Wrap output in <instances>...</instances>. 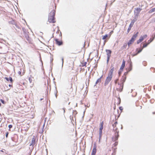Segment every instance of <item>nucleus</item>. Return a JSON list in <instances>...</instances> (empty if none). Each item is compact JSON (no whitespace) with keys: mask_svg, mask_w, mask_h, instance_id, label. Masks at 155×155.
Returning <instances> with one entry per match:
<instances>
[{"mask_svg":"<svg viewBox=\"0 0 155 155\" xmlns=\"http://www.w3.org/2000/svg\"><path fill=\"white\" fill-rule=\"evenodd\" d=\"M52 8H54L53 6L51 7V9H52ZM55 9L56 8H55L54 9H53L52 10L49 15L48 21L50 23H54L56 22L55 18L54 17L55 14Z\"/></svg>","mask_w":155,"mask_h":155,"instance_id":"1","label":"nucleus"},{"mask_svg":"<svg viewBox=\"0 0 155 155\" xmlns=\"http://www.w3.org/2000/svg\"><path fill=\"white\" fill-rule=\"evenodd\" d=\"M100 125V127L99 130V140H100L101 139L102 135V130L103 128L104 125V122L103 121L101 123Z\"/></svg>","mask_w":155,"mask_h":155,"instance_id":"2","label":"nucleus"},{"mask_svg":"<svg viewBox=\"0 0 155 155\" xmlns=\"http://www.w3.org/2000/svg\"><path fill=\"white\" fill-rule=\"evenodd\" d=\"M112 77V75H110L108 74V76L107 77L104 83V84L105 85H107L109 82L111 80Z\"/></svg>","mask_w":155,"mask_h":155,"instance_id":"3","label":"nucleus"},{"mask_svg":"<svg viewBox=\"0 0 155 155\" xmlns=\"http://www.w3.org/2000/svg\"><path fill=\"white\" fill-rule=\"evenodd\" d=\"M123 84L122 83H118L117 88V91H121L123 89Z\"/></svg>","mask_w":155,"mask_h":155,"instance_id":"4","label":"nucleus"},{"mask_svg":"<svg viewBox=\"0 0 155 155\" xmlns=\"http://www.w3.org/2000/svg\"><path fill=\"white\" fill-rule=\"evenodd\" d=\"M147 37V35H145L143 36H141L140 39L137 41V44H138L141 42L145 38Z\"/></svg>","mask_w":155,"mask_h":155,"instance_id":"5","label":"nucleus"},{"mask_svg":"<svg viewBox=\"0 0 155 155\" xmlns=\"http://www.w3.org/2000/svg\"><path fill=\"white\" fill-rule=\"evenodd\" d=\"M106 51L107 55V61L108 62L111 56V51L110 50H106Z\"/></svg>","mask_w":155,"mask_h":155,"instance_id":"6","label":"nucleus"},{"mask_svg":"<svg viewBox=\"0 0 155 155\" xmlns=\"http://www.w3.org/2000/svg\"><path fill=\"white\" fill-rule=\"evenodd\" d=\"M72 85L73 84L71 82L69 84L68 86L70 87V88H69L68 91V92L69 93V94H71L73 91V88Z\"/></svg>","mask_w":155,"mask_h":155,"instance_id":"7","label":"nucleus"},{"mask_svg":"<svg viewBox=\"0 0 155 155\" xmlns=\"http://www.w3.org/2000/svg\"><path fill=\"white\" fill-rule=\"evenodd\" d=\"M97 152V146L96 144H94V148L92 150L91 155H96Z\"/></svg>","mask_w":155,"mask_h":155,"instance_id":"8","label":"nucleus"},{"mask_svg":"<svg viewBox=\"0 0 155 155\" xmlns=\"http://www.w3.org/2000/svg\"><path fill=\"white\" fill-rule=\"evenodd\" d=\"M114 66L112 65L111 67L110 68V69L109 71L108 75H112V76H113V74L114 73Z\"/></svg>","mask_w":155,"mask_h":155,"instance_id":"9","label":"nucleus"},{"mask_svg":"<svg viewBox=\"0 0 155 155\" xmlns=\"http://www.w3.org/2000/svg\"><path fill=\"white\" fill-rule=\"evenodd\" d=\"M25 73V70L23 68H21L18 72V74L20 76L23 75Z\"/></svg>","mask_w":155,"mask_h":155,"instance_id":"10","label":"nucleus"},{"mask_svg":"<svg viewBox=\"0 0 155 155\" xmlns=\"http://www.w3.org/2000/svg\"><path fill=\"white\" fill-rule=\"evenodd\" d=\"M135 9L134 13L136 14L137 16L139 15L140 11L142 10V9L140 8H135Z\"/></svg>","mask_w":155,"mask_h":155,"instance_id":"11","label":"nucleus"},{"mask_svg":"<svg viewBox=\"0 0 155 155\" xmlns=\"http://www.w3.org/2000/svg\"><path fill=\"white\" fill-rule=\"evenodd\" d=\"M140 103L138 101H137L136 103V106L137 107V109L140 110L142 108V106L141 105H140Z\"/></svg>","mask_w":155,"mask_h":155,"instance_id":"12","label":"nucleus"},{"mask_svg":"<svg viewBox=\"0 0 155 155\" xmlns=\"http://www.w3.org/2000/svg\"><path fill=\"white\" fill-rule=\"evenodd\" d=\"M54 40L57 45L60 46L63 44V42L61 40L59 41L57 39H55Z\"/></svg>","mask_w":155,"mask_h":155,"instance_id":"13","label":"nucleus"},{"mask_svg":"<svg viewBox=\"0 0 155 155\" xmlns=\"http://www.w3.org/2000/svg\"><path fill=\"white\" fill-rule=\"evenodd\" d=\"M125 64V61L124 60H123L122 64L120 67V70L122 71L124 68Z\"/></svg>","mask_w":155,"mask_h":155,"instance_id":"14","label":"nucleus"},{"mask_svg":"<svg viewBox=\"0 0 155 155\" xmlns=\"http://www.w3.org/2000/svg\"><path fill=\"white\" fill-rule=\"evenodd\" d=\"M138 32H137L134 35H133V36H132L131 39H132V40H133L134 41V40H135L136 38L137 37V36H138Z\"/></svg>","mask_w":155,"mask_h":155,"instance_id":"15","label":"nucleus"},{"mask_svg":"<svg viewBox=\"0 0 155 155\" xmlns=\"http://www.w3.org/2000/svg\"><path fill=\"white\" fill-rule=\"evenodd\" d=\"M74 68V64H69V65H68V69L69 70H71L73 69Z\"/></svg>","mask_w":155,"mask_h":155,"instance_id":"16","label":"nucleus"},{"mask_svg":"<svg viewBox=\"0 0 155 155\" xmlns=\"http://www.w3.org/2000/svg\"><path fill=\"white\" fill-rule=\"evenodd\" d=\"M119 137V132H117L115 134V137L114 138V141L116 140Z\"/></svg>","mask_w":155,"mask_h":155,"instance_id":"17","label":"nucleus"},{"mask_svg":"<svg viewBox=\"0 0 155 155\" xmlns=\"http://www.w3.org/2000/svg\"><path fill=\"white\" fill-rule=\"evenodd\" d=\"M103 75H102L98 79L95 83V85H97L98 83H101V78H102Z\"/></svg>","mask_w":155,"mask_h":155,"instance_id":"18","label":"nucleus"},{"mask_svg":"<svg viewBox=\"0 0 155 155\" xmlns=\"http://www.w3.org/2000/svg\"><path fill=\"white\" fill-rule=\"evenodd\" d=\"M35 139L34 137H33L32 139V141L31 144L30 145V146H33L35 145Z\"/></svg>","mask_w":155,"mask_h":155,"instance_id":"19","label":"nucleus"},{"mask_svg":"<svg viewBox=\"0 0 155 155\" xmlns=\"http://www.w3.org/2000/svg\"><path fill=\"white\" fill-rule=\"evenodd\" d=\"M126 79V76H123L122 78L121 79L120 83H123H123L125 81Z\"/></svg>","mask_w":155,"mask_h":155,"instance_id":"20","label":"nucleus"},{"mask_svg":"<svg viewBox=\"0 0 155 155\" xmlns=\"http://www.w3.org/2000/svg\"><path fill=\"white\" fill-rule=\"evenodd\" d=\"M34 79V77L31 76V75L30 76V77L29 78L28 80L30 83H31L33 81V80Z\"/></svg>","mask_w":155,"mask_h":155,"instance_id":"21","label":"nucleus"},{"mask_svg":"<svg viewBox=\"0 0 155 155\" xmlns=\"http://www.w3.org/2000/svg\"><path fill=\"white\" fill-rule=\"evenodd\" d=\"M4 91H6L8 90H9L10 89V88H8V85H5L4 86Z\"/></svg>","mask_w":155,"mask_h":155,"instance_id":"22","label":"nucleus"},{"mask_svg":"<svg viewBox=\"0 0 155 155\" xmlns=\"http://www.w3.org/2000/svg\"><path fill=\"white\" fill-rule=\"evenodd\" d=\"M155 38V37H153V38H150V39L148 40L147 41V43L148 44H149L150 43H151L154 39Z\"/></svg>","mask_w":155,"mask_h":155,"instance_id":"23","label":"nucleus"},{"mask_svg":"<svg viewBox=\"0 0 155 155\" xmlns=\"http://www.w3.org/2000/svg\"><path fill=\"white\" fill-rule=\"evenodd\" d=\"M134 41L131 39L129 41L128 43V45L130 46L131 44H132V43L134 42Z\"/></svg>","mask_w":155,"mask_h":155,"instance_id":"24","label":"nucleus"},{"mask_svg":"<svg viewBox=\"0 0 155 155\" xmlns=\"http://www.w3.org/2000/svg\"><path fill=\"white\" fill-rule=\"evenodd\" d=\"M108 36L107 35H104L102 39L104 40L106 39L108 37Z\"/></svg>","mask_w":155,"mask_h":155,"instance_id":"25","label":"nucleus"},{"mask_svg":"<svg viewBox=\"0 0 155 155\" xmlns=\"http://www.w3.org/2000/svg\"><path fill=\"white\" fill-rule=\"evenodd\" d=\"M136 20H137L136 19H134L131 21V23L134 25V23L136 21Z\"/></svg>","mask_w":155,"mask_h":155,"instance_id":"26","label":"nucleus"},{"mask_svg":"<svg viewBox=\"0 0 155 155\" xmlns=\"http://www.w3.org/2000/svg\"><path fill=\"white\" fill-rule=\"evenodd\" d=\"M87 64V62H84L83 63H82V66H85V67H86V64Z\"/></svg>","mask_w":155,"mask_h":155,"instance_id":"27","label":"nucleus"},{"mask_svg":"<svg viewBox=\"0 0 155 155\" xmlns=\"http://www.w3.org/2000/svg\"><path fill=\"white\" fill-rule=\"evenodd\" d=\"M117 121L115 122L114 124L113 125V126L115 127L116 126L117 124Z\"/></svg>","mask_w":155,"mask_h":155,"instance_id":"28","label":"nucleus"},{"mask_svg":"<svg viewBox=\"0 0 155 155\" xmlns=\"http://www.w3.org/2000/svg\"><path fill=\"white\" fill-rule=\"evenodd\" d=\"M149 44H148V43H147V44H144L143 45V48H145L146 47L147 45H149Z\"/></svg>","mask_w":155,"mask_h":155,"instance_id":"29","label":"nucleus"},{"mask_svg":"<svg viewBox=\"0 0 155 155\" xmlns=\"http://www.w3.org/2000/svg\"><path fill=\"white\" fill-rule=\"evenodd\" d=\"M9 80L10 81V82L12 83L13 82V80L11 77H10L9 78Z\"/></svg>","mask_w":155,"mask_h":155,"instance_id":"30","label":"nucleus"},{"mask_svg":"<svg viewBox=\"0 0 155 155\" xmlns=\"http://www.w3.org/2000/svg\"><path fill=\"white\" fill-rule=\"evenodd\" d=\"M127 44H124L123 46L122 47V48L123 49H124V48H126V47H127Z\"/></svg>","mask_w":155,"mask_h":155,"instance_id":"31","label":"nucleus"},{"mask_svg":"<svg viewBox=\"0 0 155 155\" xmlns=\"http://www.w3.org/2000/svg\"><path fill=\"white\" fill-rule=\"evenodd\" d=\"M142 49H143V48H142V49H140L138 51H137V54H138V53H140V52H141V51H142Z\"/></svg>","mask_w":155,"mask_h":155,"instance_id":"32","label":"nucleus"},{"mask_svg":"<svg viewBox=\"0 0 155 155\" xmlns=\"http://www.w3.org/2000/svg\"><path fill=\"white\" fill-rule=\"evenodd\" d=\"M131 28H130V27H128V29H127V33H129L130 31V30L131 29Z\"/></svg>","mask_w":155,"mask_h":155,"instance_id":"33","label":"nucleus"},{"mask_svg":"<svg viewBox=\"0 0 155 155\" xmlns=\"http://www.w3.org/2000/svg\"><path fill=\"white\" fill-rule=\"evenodd\" d=\"M151 12H155V7L154 8H152L151 10Z\"/></svg>","mask_w":155,"mask_h":155,"instance_id":"34","label":"nucleus"},{"mask_svg":"<svg viewBox=\"0 0 155 155\" xmlns=\"http://www.w3.org/2000/svg\"><path fill=\"white\" fill-rule=\"evenodd\" d=\"M13 104L14 105H16L17 103L14 100V101H13Z\"/></svg>","mask_w":155,"mask_h":155,"instance_id":"35","label":"nucleus"},{"mask_svg":"<svg viewBox=\"0 0 155 155\" xmlns=\"http://www.w3.org/2000/svg\"><path fill=\"white\" fill-rule=\"evenodd\" d=\"M151 71H153V72H154L155 71V69L154 68H151Z\"/></svg>","mask_w":155,"mask_h":155,"instance_id":"36","label":"nucleus"},{"mask_svg":"<svg viewBox=\"0 0 155 155\" xmlns=\"http://www.w3.org/2000/svg\"><path fill=\"white\" fill-rule=\"evenodd\" d=\"M133 25H134L133 24H132V23H130V25H129V27H130V28H131L133 26Z\"/></svg>","mask_w":155,"mask_h":155,"instance_id":"37","label":"nucleus"},{"mask_svg":"<svg viewBox=\"0 0 155 155\" xmlns=\"http://www.w3.org/2000/svg\"><path fill=\"white\" fill-rule=\"evenodd\" d=\"M12 127V125L10 124L8 125V127L9 129H11Z\"/></svg>","mask_w":155,"mask_h":155,"instance_id":"38","label":"nucleus"},{"mask_svg":"<svg viewBox=\"0 0 155 155\" xmlns=\"http://www.w3.org/2000/svg\"><path fill=\"white\" fill-rule=\"evenodd\" d=\"M0 101L3 104H4L5 103L4 101L2 99H1Z\"/></svg>","mask_w":155,"mask_h":155,"instance_id":"39","label":"nucleus"},{"mask_svg":"<svg viewBox=\"0 0 155 155\" xmlns=\"http://www.w3.org/2000/svg\"><path fill=\"white\" fill-rule=\"evenodd\" d=\"M5 79L7 81H9V78H8L7 77H5Z\"/></svg>","mask_w":155,"mask_h":155,"instance_id":"40","label":"nucleus"},{"mask_svg":"<svg viewBox=\"0 0 155 155\" xmlns=\"http://www.w3.org/2000/svg\"><path fill=\"white\" fill-rule=\"evenodd\" d=\"M8 132H7L6 134V137H8Z\"/></svg>","mask_w":155,"mask_h":155,"instance_id":"41","label":"nucleus"},{"mask_svg":"<svg viewBox=\"0 0 155 155\" xmlns=\"http://www.w3.org/2000/svg\"><path fill=\"white\" fill-rule=\"evenodd\" d=\"M130 69L129 70V71H130L132 69V65L130 64Z\"/></svg>","mask_w":155,"mask_h":155,"instance_id":"42","label":"nucleus"},{"mask_svg":"<svg viewBox=\"0 0 155 155\" xmlns=\"http://www.w3.org/2000/svg\"><path fill=\"white\" fill-rule=\"evenodd\" d=\"M8 85L10 87H12V84H9V85Z\"/></svg>","mask_w":155,"mask_h":155,"instance_id":"43","label":"nucleus"},{"mask_svg":"<svg viewBox=\"0 0 155 155\" xmlns=\"http://www.w3.org/2000/svg\"><path fill=\"white\" fill-rule=\"evenodd\" d=\"M73 112V113H74V112H75V114H77V111L76 110L74 111Z\"/></svg>","mask_w":155,"mask_h":155,"instance_id":"44","label":"nucleus"},{"mask_svg":"<svg viewBox=\"0 0 155 155\" xmlns=\"http://www.w3.org/2000/svg\"><path fill=\"white\" fill-rule=\"evenodd\" d=\"M46 152H47L46 155H47L48 154V150L47 149H46Z\"/></svg>","mask_w":155,"mask_h":155,"instance_id":"45","label":"nucleus"},{"mask_svg":"<svg viewBox=\"0 0 155 155\" xmlns=\"http://www.w3.org/2000/svg\"><path fill=\"white\" fill-rule=\"evenodd\" d=\"M117 81H118V79L116 80L115 81V84H116V83H117Z\"/></svg>","mask_w":155,"mask_h":155,"instance_id":"46","label":"nucleus"},{"mask_svg":"<svg viewBox=\"0 0 155 155\" xmlns=\"http://www.w3.org/2000/svg\"><path fill=\"white\" fill-rule=\"evenodd\" d=\"M62 64L63 63V62H64V61H63V58H62Z\"/></svg>","mask_w":155,"mask_h":155,"instance_id":"47","label":"nucleus"},{"mask_svg":"<svg viewBox=\"0 0 155 155\" xmlns=\"http://www.w3.org/2000/svg\"><path fill=\"white\" fill-rule=\"evenodd\" d=\"M0 151L2 152H4V151L2 150H1Z\"/></svg>","mask_w":155,"mask_h":155,"instance_id":"48","label":"nucleus"},{"mask_svg":"<svg viewBox=\"0 0 155 155\" xmlns=\"http://www.w3.org/2000/svg\"><path fill=\"white\" fill-rule=\"evenodd\" d=\"M112 32H113V31H111L110 32V33H112Z\"/></svg>","mask_w":155,"mask_h":155,"instance_id":"49","label":"nucleus"},{"mask_svg":"<svg viewBox=\"0 0 155 155\" xmlns=\"http://www.w3.org/2000/svg\"><path fill=\"white\" fill-rule=\"evenodd\" d=\"M29 129V128H27V130H28Z\"/></svg>","mask_w":155,"mask_h":155,"instance_id":"50","label":"nucleus"},{"mask_svg":"<svg viewBox=\"0 0 155 155\" xmlns=\"http://www.w3.org/2000/svg\"><path fill=\"white\" fill-rule=\"evenodd\" d=\"M1 106V103H0V106Z\"/></svg>","mask_w":155,"mask_h":155,"instance_id":"51","label":"nucleus"},{"mask_svg":"<svg viewBox=\"0 0 155 155\" xmlns=\"http://www.w3.org/2000/svg\"><path fill=\"white\" fill-rule=\"evenodd\" d=\"M23 84L24 85H25V83H23Z\"/></svg>","mask_w":155,"mask_h":155,"instance_id":"52","label":"nucleus"},{"mask_svg":"<svg viewBox=\"0 0 155 155\" xmlns=\"http://www.w3.org/2000/svg\"><path fill=\"white\" fill-rule=\"evenodd\" d=\"M121 108H120V109L121 110Z\"/></svg>","mask_w":155,"mask_h":155,"instance_id":"53","label":"nucleus"},{"mask_svg":"<svg viewBox=\"0 0 155 155\" xmlns=\"http://www.w3.org/2000/svg\"><path fill=\"white\" fill-rule=\"evenodd\" d=\"M121 108H120V109L121 110Z\"/></svg>","mask_w":155,"mask_h":155,"instance_id":"54","label":"nucleus"},{"mask_svg":"<svg viewBox=\"0 0 155 155\" xmlns=\"http://www.w3.org/2000/svg\"><path fill=\"white\" fill-rule=\"evenodd\" d=\"M105 155H107L106 154Z\"/></svg>","mask_w":155,"mask_h":155,"instance_id":"55","label":"nucleus"}]
</instances>
